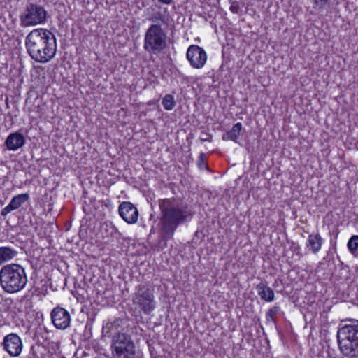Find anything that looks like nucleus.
<instances>
[{
    "mask_svg": "<svg viewBox=\"0 0 358 358\" xmlns=\"http://www.w3.org/2000/svg\"><path fill=\"white\" fill-rule=\"evenodd\" d=\"M159 236L154 249L159 251L167 246V241L173 238L177 228L191 222L194 212L192 208L180 199L175 198L159 201Z\"/></svg>",
    "mask_w": 358,
    "mask_h": 358,
    "instance_id": "1",
    "label": "nucleus"
},
{
    "mask_svg": "<svg viewBox=\"0 0 358 358\" xmlns=\"http://www.w3.org/2000/svg\"><path fill=\"white\" fill-rule=\"evenodd\" d=\"M25 47L33 60L44 64L50 61L56 55V38L48 29H35L26 36Z\"/></svg>",
    "mask_w": 358,
    "mask_h": 358,
    "instance_id": "2",
    "label": "nucleus"
},
{
    "mask_svg": "<svg viewBox=\"0 0 358 358\" xmlns=\"http://www.w3.org/2000/svg\"><path fill=\"white\" fill-rule=\"evenodd\" d=\"M27 276L24 268L18 264L3 266L0 270V284L7 293H16L24 288Z\"/></svg>",
    "mask_w": 358,
    "mask_h": 358,
    "instance_id": "3",
    "label": "nucleus"
},
{
    "mask_svg": "<svg viewBox=\"0 0 358 358\" xmlns=\"http://www.w3.org/2000/svg\"><path fill=\"white\" fill-rule=\"evenodd\" d=\"M337 341L340 352L348 358H358V323L338 328Z\"/></svg>",
    "mask_w": 358,
    "mask_h": 358,
    "instance_id": "4",
    "label": "nucleus"
},
{
    "mask_svg": "<svg viewBox=\"0 0 358 358\" xmlns=\"http://www.w3.org/2000/svg\"><path fill=\"white\" fill-rule=\"evenodd\" d=\"M166 46V34L161 25L153 24L147 29L144 39V49L150 53L157 54Z\"/></svg>",
    "mask_w": 358,
    "mask_h": 358,
    "instance_id": "5",
    "label": "nucleus"
},
{
    "mask_svg": "<svg viewBox=\"0 0 358 358\" xmlns=\"http://www.w3.org/2000/svg\"><path fill=\"white\" fill-rule=\"evenodd\" d=\"M47 15L48 12L43 6L28 2L20 15V25L28 27L43 24L47 21Z\"/></svg>",
    "mask_w": 358,
    "mask_h": 358,
    "instance_id": "6",
    "label": "nucleus"
},
{
    "mask_svg": "<svg viewBox=\"0 0 358 358\" xmlns=\"http://www.w3.org/2000/svg\"><path fill=\"white\" fill-rule=\"evenodd\" d=\"M111 348L115 358H134L135 345L126 333L118 332L113 336Z\"/></svg>",
    "mask_w": 358,
    "mask_h": 358,
    "instance_id": "7",
    "label": "nucleus"
},
{
    "mask_svg": "<svg viewBox=\"0 0 358 358\" xmlns=\"http://www.w3.org/2000/svg\"><path fill=\"white\" fill-rule=\"evenodd\" d=\"M132 301L145 314L149 315L155 308L154 289L146 285H139Z\"/></svg>",
    "mask_w": 358,
    "mask_h": 358,
    "instance_id": "8",
    "label": "nucleus"
},
{
    "mask_svg": "<svg viewBox=\"0 0 358 358\" xmlns=\"http://www.w3.org/2000/svg\"><path fill=\"white\" fill-rule=\"evenodd\" d=\"M186 57L193 68L201 69L206 62L207 54L203 48L191 45L187 48Z\"/></svg>",
    "mask_w": 358,
    "mask_h": 358,
    "instance_id": "9",
    "label": "nucleus"
},
{
    "mask_svg": "<svg viewBox=\"0 0 358 358\" xmlns=\"http://www.w3.org/2000/svg\"><path fill=\"white\" fill-rule=\"evenodd\" d=\"M53 325L58 329H66L71 323V315L64 308L57 306L50 313Z\"/></svg>",
    "mask_w": 358,
    "mask_h": 358,
    "instance_id": "10",
    "label": "nucleus"
},
{
    "mask_svg": "<svg viewBox=\"0 0 358 358\" xmlns=\"http://www.w3.org/2000/svg\"><path fill=\"white\" fill-rule=\"evenodd\" d=\"M3 348L11 357H17L20 355L23 344L20 337L15 333H10L4 336L1 343Z\"/></svg>",
    "mask_w": 358,
    "mask_h": 358,
    "instance_id": "11",
    "label": "nucleus"
},
{
    "mask_svg": "<svg viewBox=\"0 0 358 358\" xmlns=\"http://www.w3.org/2000/svg\"><path fill=\"white\" fill-rule=\"evenodd\" d=\"M120 217L128 224H134L138 217V211L136 207L129 201L121 203L118 207Z\"/></svg>",
    "mask_w": 358,
    "mask_h": 358,
    "instance_id": "12",
    "label": "nucleus"
},
{
    "mask_svg": "<svg viewBox=\"0 0 358 358\" xmlns=\"http://www.w3.org/2000/svg\"><path fill=\"white\" fill-rule=\"evenodd\" d=\"M25 138L22 134L16 131L8 135L5 141V145L9 150H17L25 144Z\"/></svg>",
    "mask_w": 358,
    "mask_h": 358,
    "instance_id": "13",
    "label": "nucleus"
},
{
    "mask_svg": "<svg viewBox=\"0 0 358 358\" xmlns=\"http://www.w3.org/2000/svg\"><path fill=\"white\" fill-rule=\"evenodd\" d=\"M29 199V195L27 193L13 196L9 204L1 210V215L3 217L6 216L11 211L20 208L23 203L27 201Z\"/></svg>",
    "mask_w": 358,
    "mask_h": 358,
    "instance_id": "14",
    "label": "nucleus"
},
{
    "mask_svg": "<svg viewBox=\"0 0 358 358\" xmlns=\"http://www.w3.org/2000/svg\"><path fill=\"white\" fill-rule=\"evenodd\" d=\"M261 299L267 302H271L275 299L273 290L267 285V282H261L255 287Z\"/></svg>",
    "mask_w": 358,
    "mask_h": 358,
    "instance_id": "15",
    "label": "nucleus"
},
{
    "mask_svg": "<svg viewBox=\"0 0 358 358\" xmlns=\"http://www.w3.org/2000/svg\"><path fill=\"white\" fill-rule=\"evenodd\" d=\"M242 129V124L241 122H237L236 124H234L232 128L224 133L222 135V140L224 141H232L234 142H237V139L238 136H240L241 131Z\"/></svg>",
    "mask_w": 358,
    "mask_h": 358,
    "instance_id": "16",
    "label": "nucleus"
},
{
    "mask_svg": "<svg viewBox=\"0 0 358 358\" xmlns=\"http://www.w3.org/2000/svg\"><path fill=\"white\" fill-rule=\"evenodd\" d=\"M322 244V238L319 234L308 236L307 247L313 253H317L321 249Z\"/></svg>",
    "mask_w": 358,
    "mask_h": 358,
    "instance_id": "17",
    "label": "nucleus"
},
{
    "mask_svg": "<svg viewBox=\"0 0 358 358\" xmlns=\"http://www.w3.org/2000/svg\"><path fill=\"white\" fill-rule=\"evenodd\" d=\"M17 255V252L10 247H0V265L10 261Z\"/></svg>",
    "mask_w": 358,
    "mask_h": 358,
    "instance_id": "18",
    "label": "nucleus"
},
{
    "mask_svg": "<svg viewBox=\"0 0 358 358\" xmlns=\"http://www.w3.org/2000/svg\"><path fill=\"white\" fill-rule=\"evenodd\" d=\"M162 105L166 110H172L176 106L173 96L171 94H166L162 99Z\"/></svg>",
    "mask_w": 358,
    "mask_h": 358,
    "instance_id": "19",
    "label": "nucleus"
},
{
    "mask_svg": "<svg viewBox=\"0 0 358 358\" xmlns=\"http://www.w3.org/2000/svg\"><path fill=\"white\" fill-rule=\"evenodd\" d=\"M348 247L350 250V252L355 255V252H357L358 249V236L354 235L352 236L348 242Z\"/></svg>",
    "mask_w": 358,
    "mask_h": 358,
    "instance_id": "20",
    "label": "nucleus"
},
{
    "mask_svg": "<svg viewBox=\"0 0 358 358\" xmlns=\"http://www.w3.org/2000/svg\"><path fill=\"white\" fill-rule=\"evenodd\" d=\"M280 311V308L278 306H273L271 308L266 314V318L268 322L273 321L274 317L277 315V314Z\"/></svg>",
    "mask_w": 358,
    "mask_h": 358,
    "instance_id": "21",
    "label": "nucleus"
},
{
    "mask_svg": "<svg viewBox=\"0 0 358 358\" xmlns=\"http://www.w3.org/2000/svg\"><path fill=\"white\" fill-rule=\"evenodd\" d=\"M148 20L152 22H157L158 21H161L163 23H166V16L161 12L158 11L153 15H152Z\"/></svg>",
    "mask_w": 358,
    "mask_h": 358,
    "instance_id": "22",
    "label": "nucleus"
},
{
    "mask_svg": "<svg viewBox=\"0 0 358 358\" xmlns=\"http://www.w3.org/2000/svg\"><path fill=\"white\" fill-rule=\"evenodd\" d=\"M206 159V155L203 152L200 153L197 161V165L199 169H203L208 167L207 164L205 162Z\"/></svg>",
    "mask_w": 358,
    "mask_h": 358,
    "instance_id": "23",
    "label": "nucleus"
},
{
    "mask_svg": "<svg viewBox=\"0 0 358 358\" xmlns=\"http://www.w3.org/2000/svg\"><path fill=\"white\" fill-rule=\"evenodd\" d=\"M114 325L111 322H107L102 329V334L105 336H110Z\"/></svg>",
    "mask_w": 358,
    "mask_h": 358,
    "instance_id": "24",
    "label": "nucleus"
},
{
    "mask_svg": "<svg viewBox=\"0 0 358 358\" xmlns=\"http://www.w3.org/2000/svg\"><path fill=\"white\" fill-rule=\"evenodd\" d=\"M314 8H324L329 0H311Z\"/></svg>",
    "mask_w": 358,
    "mask_h": 358,
    "instance_id": "25",
    "label": "nucleus"
},
{
    "mask_svg": "<svg viewBox=\"0 0 358 358\" xmlns=\"http://www.w3.org/2000/svg\"><path fill=\"white\" fill-rule=\"evenodd\" d=\"M212 137H213L212 134H210V133L206 132L205 131H203L201 133V136L200 137V140L202 142H204V141L211 142Z\"/></svg>",
    "mask_w": 358,
    "mask_h": 358,
    "instance_id": "26",
    "label": "nucleus"
},
{
    "mask_svg": "<svg viewBox=\"0 0 358 358\" xmlns=\"http://www.w3.org/2000/svg\"><path fill=\"white\" fill-rule=\"evenodd\" d=\"M230 10L234 13H239L240 7L238 1H234L231 3Z\"/></svg>",
    "mask_w": 358,
    "mask_h": 358,
    "instance_id": "27",
    "label": "nucleus"
},
{
    "mask_svg": "<svg viewBox=\"0 0 358 358\" xmlns=\"http://www.w3.org/2000/svg\"><path fill=\"white\" fill-rule=\"evenodd\" d=\"M159 2L164 3V4H171L173 1V0H158Z\"/></svg>",
    "mask_w": 358,
    "mask_h": 358,
    "instance_id": "28",
    "label": "nucleus"
},
{
    "mask_svg": "<svg viewBox=\"0 0 358 358\" xmlns=\"http://www.w3.org/2000/svg\"><path fill=\"white\" fill-rule=\"evenodd\" d=\"M110 225H111V226H110V229H111L110 234H111V235H113V233H114V232H116L117 229H116V228H115L114 226H113V225H112V224H111V223H110Z\"/></svg>",
    "mask_w": 358,
    "mask_h": 358,
    "instance_id": "29",
    "label": "nucleus"
},
{
    "mask_svg": "<svg viewBox=\"0 0 358 358\" xmlns=\"http://www.w3.org/2000/svg\"><path fill=\"white\" fill-rule=\"evenodd\" d=\"M357 256H358V255H357Z\"/></svg>",
    "mask_w": 358,
    "mask_h": 358,
    "instance_id": "30",
    "label": "nucleus"
}]
</instances>
